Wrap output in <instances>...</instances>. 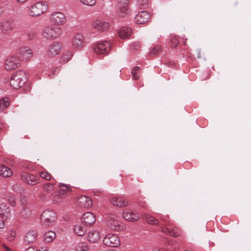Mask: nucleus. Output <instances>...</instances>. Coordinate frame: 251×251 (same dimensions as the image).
I'll return each instance as SVG.
<instances>
[{"label": "nucleus", "mask_w": 251, "mask_h": 251, "mask_svg": "<svg viewBox=\"0 0 251 251\" xmlns=\"http://www.w3.org/2000/svg\"><path fill=\"white\" fill-rule=\"evenodd\" d=\"M107 226L111 230L120 231H122L125 229L124 225L118 221L116 216H111L108 218L106 222Z\"/></svg>", "instance_id": "nucleus-7"}, {"label": "nucleus", "mask_w": 251, "mask_h": 251, "mask_svg": "<svg viewBox=\"0 0 251 251\" xmlns=\"http://www.w3.org/2000/svg\"><path fill=\"white\" fill-rule=\"evenodd\" d=\"M4 125L2 123H0V130L3 128Z\"/></svg>", "instance_id": "nucleus-57"}, {"label": "nucleus", "mask_w": 251, "mask_h": 251, "mask_svg": "<svg viewBox=\"0 0 251 251\" xmlns=\"http://www.w3.org/2000/svg\"><path fill=\"white\" fill-rule=\"evenodd\" d=\"M88 240L93 243L98 242L100 238V233L96 231L93 230L89 232L88 235Z\"/></svg>", "instance_id": "nucleus-23"}, {"label": "nucleus", "mask_w": 251, "mask_h": 251, "mask_svg": "<svg viewBox=\"0 0 251 251\" xmlns=\"http://www.w3.org/2000/svg\"><path fill=\"white\" fill-rule=\"evenodd\" d=\"M41 197V200H44L46 199V196L45 195H41V196H40Z\"/></svg>", "instance_id": "nucleus-56"}, {"label": "nucleus", "mask_w": 251, "mask_h": 251, "mask_svg": "<svg viewBox=\"0 0 251 251\" xmlns=\"http://www.w3.org/2000/svg\"><path fill=\"white\" fill-rule=\"evenodd\" d=\"M27 80L25 71L19 70L13 74L9 80L10 86L15 89L23 87Z\"/></svg>", "instance_id": "nucleus-2"}, {"label": "nucleus", "mask_w": 251, "mask_h": 251, "mask_svg": "<svg viewBox=\"0 0 251 251\" xmlns=\"http://www.w3.org/2000/svg\"><path fill=\"white\" fill-rule=\"evenodd\" d=\"M110 201L113 205L120 207H125L128 205V202L123 197H114L110 199Z\"/></svg>", "instance_id": "nucleus-20"}, {"label": "nucleus", "mask_w": 251, "mask_h": 251, "mask_svg": "<svg viewBox=\"0 0 251 251\" xmlns=\"http://www.w3.org/2000/svg\"><path fill=\"white\" fill-rule=\"evenodd\" d=\"M44 190L48 193H51L54 189V184L52 183H46L43 185Z\"/></svg>", "instance_id": "nucleus-39"}, {"label": "nucleus", "mask_w": 251, "mask_h": 251, "mask_svg": "<svg viewBox=\"0 0 251 251\" xmlns=\"http://www.w3.org/2000/svg\"><path fill=\"white\" fill-rule=\"evenodd\" d=\"M20 57L12 56L7 58L4 63V67L6 70L11 71L16 69L20 65Z\"/></svg>", "instance_id": "nucleus-9"}, {"label": "nucleus", "mask_w": 251, "mask_h": 251, "mask_svg": "<svg viewBox=\"0 0 251 251\" xmlns=\"http://www.w3.org/2000/svg\"><path fill=\"white\" fill-rule=\"evenodd\" d=\"M64 198L61 192L57 193L53 196V201L56 203L62 202L64 201Z\"/></svg>", "instance_id": "nucleus-32"}, {"label": "nucleus", "mask_w": 251, "mask_h": 251, "mask_svg": "<svg viewBox=\"0 0 251 251\" xmlns=\"http://www.w3.org/2000/svg\"><path fill=\"white\" fill-rule=\"evenodd\" d=\"M74 230L76 234L79 236L84 235L86 232V229L83 225H75Z\"/></svg>", "instance_id": "nucleus-30"}, {"label": "nucleus", "mask_w": 251, "mask_h": 251, "mask_svg": "<svg viewBox=\"0 0 251 251\" xmlns=\"http://www.w3.org/2000/svg\"><path fill=\"white\" fill-rule=\"evenodd\" d=\"M10 104V101L8 98H5L0 100V109L4 110Z\"/></svg>", "instance_id": "nucleus-33"}, {"label": "nucleus", "mask_w": 251, "mask_h": 251, "mask_svg": "<svg viewBox=\"0 0 251 251\" xmlns=\"http://www.w3.org/2000/svg\"><path fill=\"white\" fill-rule=\"evenodd\" d=\"M184 45H186V41H185V42H184Z\"/></svg>", "instance_id": "nucleus-59"}, {"label": "nucleus", "mask_w": 251, "mask_h": 251, "mask_svg": "<svg viewBox=\"0 0 251 251\" xmlns=\"http://www.w3.org/2000/svg\"><path fill=\"white\" fill-rule=\"evenodd\" d=\"M111 44L108 41H99L93 48L95 53L98 54H107L110 50Z\"/></svg>", "instance_id": "nucleus-5"}, {"label": "nucleus", "mask_w": 251, "mask_h": 251, "mask_svg": "<svg viewBox=\"0 0 251 251\" xmlns=\"http://www.w3.org/2000/svg\"><path fill=\"white\" fill-rule=\"evenodd\" d=\"M4 12V8L3 6L0 5V17L1 16Z\"/></svg>", "instance_id": "nucleus-51"}, {"label": "nucleus", "mask_w": 251, "mask_h": 251, "mask_svg": "<svg viewBox=\"0 0 251 251\" xmlns=\"http://www.w3.org/2000/svg\"><path fill=\"white\" fill-rule=\"evenodd\" d=\"M131 29L130 28L128 27H122L119 31V36L122 39L128 38L131 36Z\"/></svg>", "instance_id": "nucleus-25"}, {"label": "nucleus", "mask_w": 251, "mask_h": 251, "mask_svg": "<svg viewBox=\"0 0 251 251\" xmlns=\"http://www.w3.org/2000/svg\"><path fill=\"white\" fill-rule=\"evenodd\" d=\"M29 215L30 210L29 208L24 206L22 207V210L20 212V216L23 218H25L28 217Z\"/></svg>", "instance_id": "nucleus-37"}, {"label": "nucleus", "mask_w": 251, "mask_h": 251, "mask_svg": "<svg viewBox=\"0 0 251 251\" xmlns=\"http://www.w3.org/2000/svg\"><path fill=\"white\" fill-rule=\"evenodd\" d=\"M183 251H194V250L191 248H186Z\"/></svg>", "instance_id": "nucleus-54"}, {"label": "nucleus", "mask_w": 251, "mask_h": 251, "mask_svg": "<svg viewBox=\"0 0 251 251\" xmlns=\"http://www.w3.org/2000/svg\"><path fill=\"white\" fill-rule=\"evenodd\" d=\"M47 10V5L45 2H38L32 5L30 8L29 14L32 16H39Z\"/></svg>", "instance_id": "nucleus-6"}, {"label": "nucleus", "mask_w": 251, "mask_h": 251, "mask_svg": "<svg viewBox=\"0 0 251 251\" xmlns=\"http://www.w3.org/2000/svg\"><path fill=\"white\" fill-rule=\"evenodd\" d=\"M72 57V53L71 51H67L63 53L61 57V62L65 63L69 61Z\"/></svg>", "instance_id": "nucleus-35"}, {"label": "nucleus", "mask_w": 251, "mask_h": 251, "mask_svg": "<svg viewBox=\"0 0 251 251\" xmlns=\"http://www.w3.org/2000/svg\"><path fill=\"white\" fill-rule=\"evenodd\" d=\"M2 251H12V250L5 244H3L2 245Z\"/></svg>", "instance_id": "nucleus-48"}, {"label": "nucleus", "mask_w": 251, "mask_h": 251, "mask_svg": "<svg viewBox=\"0 0 251 251\" xmlns=\"http://www.w3.org/2000/svg\"><path fill=\"white\" fill-rule=\"evenodd\" d=\"M77 251H88V247L85 243H79L76 248Z\"/></svg>", "instance_id": "nucleus-40"}, {"label": "nucleus", "mask_w": 251, "mask_h": 251, "mask_svg": "<svg viewBox=\"0 0 251 251\" xmlns=\"http://www.w3.org/2000/svg\"><path fill=\"white\" fill-rule=\"evenodd\" d=\"M82 220L86 226H91L96 221L95 216L92 213L87 212L83 214Z\"/></svg>", "instance_id": "nucleus-22"}, {"label": "nucleus", "mask_w": 251, "mask_h": 251, "mask_svg": "<svg viewBox=\"0 0 251 251\" xmlns=\"http://www.w3.org/2000/svg\"><path fill=\"white\" fill-rule=\"evenodd\" d=\"M37 237V232L34 230H30L26 234L25 241L28 244L32 243L36 240Z\"/></svg>", "instance_id": "nucleus-24"}, {"label": "nucleus", "mask_w": 251, "mask_h": 251, "mask_svg": "<svg viewBox=\"0 0 251 251\" xmlns=\"http://www.w3.org/2000/svg\"><path fill=\"white\" fill-rule=\"evenodd\" d=\"M150 19V14L146 11H142L138 13L134 19L137 24L142 25L148 22Z\"/></svg>", "instance_id": "nucleus-14"}, {"label": "nucleus", "mask_w": 251, "mask_h": 251, "mask_svg": "<svg viewBox=\"0 0 251 251\" xmlns=\"http://www.w3.org/2000/svg\"><path fill=\"white\" fill-rule=\"evenodd\" d=\"M167 250L169 251H177L179 248V245L176 241H169L166 246Z\"/></svg>", "instance_id": "nucleus-29"}, {"label": "nucleus", "mask_w": 251, "mask_h": 251, "mask_svg": "<svg viewBox=\"0 0 251 251\" xmlns=\"http://www.w3.org/2000/svg\"><path fill=\"white\" fill-rule=\"evenodd\" d=\"M56 218L55 213L53 210H46L41 215V220L42 225L48 226L55 221Z\"/></svg>", "instance_id": "nucleus-4"}, {"label": "nucleus", "mask_w": 251, "mask_h": 251, "mask_svg": "<svg viewBox=\"0 0 251 251\" xmlns=\"http://www.w3.org/2000/svg\"><path fill=\"white\" fill-rule=\"evenodd\" d=\"M154 251H169L167 250V249L162 248H155Z\"/></svg>", "instance_id": "nucleus-49"}, {"label": "nucleus", "mask_w": 251, "mask_h": 251, "mask_svg": "<svg viewBox=\"0 0 251 251\" xmlns=\"http://www.w3.org/2000/svg\"><path fill=\"white\" fill-rule=\"evenodd\" d=\"M26 251H37L33 247H29L27 249Z\"/></svg>", "instance_id": "nucleus-52"}, {"label": "nucleus", "mask_w": 251, "mask_h": 251, "mask_svg": "<svg viewBox=\"0 0 251 251\" xmlns=\"http://www.w3.org/2000/svg\"><path fill=\"white\" fill-rule=\"evenodd\" d=\"M28 0H17V2L18 3H23L25 2H26V1H27Z\"/></svg>", "instance_id": "nucleus-53"}, {"label": "nucleus", "mask_w": 251, "mask_h": 251, "mask_svg": "<svg viewBox=\"0 0 251 251\" xmlns=\"http://www.w3.org/2000/svg\"><path fill=\"white\" fill-rule=\"evenodd\" d=\"M22 179L27 184L34 185L39 183V179L34 175L30 173L24 172L21 174Z\"/></svg>", "instance_id": "nucleus-11"}, {"label": "nucleus", "mask_w": 251, "mask_h": 251, "mask_svg": "<svg viewBox=\"0 0 251 251\" xmlns=\"http://www.w3.org/2000/svg\"><path fill=\"white\" fill-rule=\"evenodd\" d=\"M11 216V210L9 206L2 203L0 204V217L3 220H6Z\"/></svg>", "instance_id": "nucleus-18"}, {"label": "nucleus", "mask_w": 251, "mask_h": 251, "mask_svg": "<svg viewBox=\"0 0 251 251\" xmlns=\"http://www.w3.org/2000/svg\"><path fill=\"white\" fill-rule=\"evenodd\" d=\"M62 29L59 26L52 25L51 26L48 25L44 27L42 31V35L47 39L52 40L59 37L62 34Z\"/></svg>", "instance_id": "nucleus-3"}, {"label": "nucleus", "mask_w": 251, "mask_h": 251, "mask_svg": "<svg viewBox=\"0 0 251 251\" xmlns=\"http://www.w3.org/2000/svg\"><path fill=\"white\" fill-rule=\"evenodd\" d=\"M63 49L61 42H54L50 44L47 48V53L50 56H54L59 54Z\"/></svg>", "instance_id": "nucleus-8"}, {"label": "nucleus", "mask_w": 251, "mask_h": 251, "mask_svg": "<svg viewBox=\"0 0 251 251\" xmlns=\"http://www.w3.org/2000/svg\"><path fill=\"white\" fill-rule=\"evenodd\" d=\"M19 52L23 60H28L33 56L32 50L27 47L20 48Z\"/></svg>", "instance_id": "nucleus-21"}, {"label": "nucleus", "mask_w": 251, "mask_h": 251, "mask_svg": "<svg viewBox=\"0 0 251 251\" xmlns=\"http://www.w3.org/2000/svg\"><path fill=\"white\" fill-rule=\"evenodd\" d=\"M84 37L80 33L75 34L73 38L72 44L75 48L80 49L83 47Z\"/></svg>", "instance_id": "nucleus-15"}, {"label": "nucleus", "mask_w": 251, "mask_h": 251, "mask_svg": "<svg viewBox=\"0 0 251 251\" xmlns=\"http://www.w3.org/2000/svg\"><path fill=\"white\" fill-rule=\"evenodd\" d=\"M143 218L150 225H159L160 226V222L148 214H144Z\"/></svg>", "instance_id": "nucleus-27"}, {"label": "nucleus", "mask_w": 251, "mask_h": 251, "mask_svg": "<svg viewBox=\"0 0 251 251\" xmlns=\"http://www.w3.org/2000/svg\"><path fill=\"white\" fill-rule=\"evenodd\" d=\"M140 68L139 67L136 66L132 70V78L134 80L138 79L139 78V72Z\"/></svg>", "instance_id": "nucleus-36"}, {"label": "nucleus", "mask_w": 251, "mask_h": 251, "mask_svg": "<svg viewBox=\"0 0 251 251\" xmlns=\"http://www.w3.org/2000/svg\"><path fill=\"white\" fill-rule=\"evenodd\" d=\"M40 176L42 178H43L46 180H50L51 178V175L47 172L43 171V172H40Z\"/></svg>", "instance_id": "nucleus-45"}, {"label": "nucleus", "mask_w": 251, "mask_h": 251, "mask_svg": "<svg viewBox=\"0 0 251 251\" xmlns=\"http://www.w3.org/2000/svg\"><path fill=\"white\" fill-rule=\"evenodd\" d=\"M38 251H48L46 248H41Z\"/></svg>", "instance_id": "nucleus-55"}, {"label": "nucleus", "mask_w": 251, "mask_h": 251, "mask_svg": "<svg viewBox=\"0 0 251 251\" xmlns=\"http://www.w3.org/2000/svg\"><path fill=\"white\" fill-rule=\"evenodd\" d=\"M170 40V45L173 48H176L179 43L178 37L176 35L172 36Z\"/></svg>", "instance_id": "nucleus-38"}, {"label": "nucleus", "mask_w": 251, "mask_h": 251, "mask_svg": "<svg viewBox=\"0 0 251 251\" xmlns=\"http://www.w3.org/2000/svg\"><path fill=\"white\" fill-rule=\"evenodd\" d=\"M161 48L160 46H156L151 49L150 55H156L161 52Z\"/></svg>", "instance_id": "nucleus-46"}, {"label": "nucleus", "mask_w": 251, "mask_h": 251, "mask_svg": "<svg viewBox=\"0 0 251 251\" xmlns=\"http://www.w3.org/2000/svg\"><path fill=\"white\" fill-rule=\"evenodd\" d=\"M128 0H118L117 6L121 12L125 13L128 10Z\"/></svg>", "instance_id": "nucleus-26"}, {"label": "nucleus", "mask_w": 251, "mask_h": 251, "mask_svg": "<svg viewBox=\"0 0 251 251\" xmlns=\"http://www.w3.org/2000/svg\"><path fill=\"white\" fill-rule=\"evenodd\" d=\"M160 227L163 233L169 236L177 237L182 234L181 230L175 226L168 216L160 218Z\"/></svg>", "instance_id": "nucleus-1"}, {"label": "nucleus", "mask_w": 251, "mask_h": 251, "mask_svg": "<svg viewBox=\"0 0 251 251\" xmlns=\"http://www.w3.org/2000/svg\"><path fill=\"white\" fill-rule=\"evenodd\" d=\"M15 235V231L13 229H10L8 232L6 239L9 241H12L14 240Z\"/></svg>", "instance_id": "nucleus-42"}, {"label": "nucleus", "mask_w": 251, "mask_h": 251, "mask_svg": "<svg viewBox=\"0 0 251 251\" xmlns=\"http://www.w3.org/2000/svg\"><path fill=\"white\" fill-rule=\"evenodd\" d=\"M79 205L85 208L90 207L92 205V200L90 197L85 196H80L76 199Z\"/></svg>", "instance_id": "nucleus-17"}, {"label": "nucleus", "mask_w": 251, "mask_h": 251, "mask_svg": "<svg viewBox=\"0 0 251 251\" xmlns=\"http://www.w3.org/2000/svg\"><path fill=\"white\" fill-rule=\"evenodd\" d=\"M59 187L61 190V192L62 193V194L63 195L65 194H67L68 193H70L72 191V189L70 187H69L68 185L61 183L59 184Z\"/></svg>", "instance_id": "nucleus-34"}, {"label": "nucleus", "mask_w": 251, "mask_h": 251, "mask_svg": "<svg viewBox=\"0 0 251 251\" xmlns=\"http://www.w3.org/2000/svg\"><path fill=\"white\" fill-rule=\"evenodd\" d=\"M55 233L52 231H49L45 233L44 236V240L46 243L51 242L55 237Z\"/></svg>", "instance_id": "nucleus-31"}, {"label": "nucleus", "mask_w": 251, "mask_h": 251, "mask_svg": "<svg viewBox=\"0 0 251 251\" xmlns=\"http://www.w3.org/2000/svg\"><path fill=\"white\" fill-rule=\"evenodd\" d=\"M50 20L55 25L59 26L63 25L66 22V16L61 12H53L50 17Z\"/></svg>", "instance_id": "nucleus-12"}, {"label": "nucleus", "mask_w": 251, "mask_h": 251, "mask_svg": "<svg viewBox=\"0 0 251 251\" xmlns=\"http://www.w3.org/2000/svg\"><path fill=\"white\" fill-rule=\"evenodd\" d=\"M122 215L126 220L130 222L137 221L140 219L139 214L138 213H134L129 210L125 211Z\"/></svg>", "instance_id": "nucleus-19"}, {"label": "nucleus", "mask_w": 251, "mask_h": 251, "mask_svg": "<svg viewBox=\"0 0 251 251\" xmlns=\"http://www.w3.org/2000/svg\"><path fill=\"white\" fill-rule=\"evenodd\" d=\"M0 175L5 177H10L12 175V172L8 167L1 165H0Z\"/></svg>", "instance_id": "nucleus-28"}, {"label": "nucleus", "mask_w": 251, "mask_h": 251, "mask_svg": "<svg viewBox=\"0 0 251 251\" xmlns=\"http://www.w3.org/2000/svg\"><path fill=\"white\" fill-rule=\"evenodd\" d=\"M14 28V23L10 19H5L0 22V29L3 33H9Z\"/></svg>", "instance_id": "nucleus-10"}, {"label": "nucleus", "mask_w": 251, "mask_h": 251, "mask_svg": "<svg viewBox=\"0 0 251 251\" xmlns=\"http://www.w3.org/2000/svg\"><path fill=\"white\" fill-rule=\"evenodd\" d=\"M137 6L141 8H146L149 4L148 0H137Z\"/></svg>", "instance_id": "nucleus-43"}, {"label": "nucleus", "mask_w": 251, "mask_h": 251, "mask_svg": "<svg viewBox=\"0 0 251 251\" xmlns=\"http://www.w3.org/2000/svg\"><path fill=\"white\" fill-rule=\"evenodd\" d=\"M80 1L84 4L93 6L97 3V0H80Z\"/></svg>", "instance_id": "nucleus-44"}, {"label": "nucleus", "mask_w": 251, "mask_h": 251, "mask_svg": "<svg viewBox=\"0 0 251 251\" xmlns=\"http://www.w3.org/2000/svg\"><path fill=\"white\" fill-rule=\"evenodd\" d=\"M104 244L109 247H116L120 244V240L114 234H108L103 239Z\"/></svg>", "instance_id": "nucleus-13"}, {"label": "nucleus", "mask_w": 251, "mask_h": 251, "mask_svg": "<svg viewBox=\"0 0 251 251\" xmlns=\"http://www.w3.org/2000/svg\"><path fill=\"white\" fill-rule=\"evenodd\" d=\"M3 221V220L0 221V229H3L4 227V223Z\"/></svg>", "instance_id": "nucleus-50"}, {"label": "nucleus", "mask_w": 251, "mask_h": 251, "mask_svg": "<svg viewBox=\"0 0 251 251\" xmlns=\"http://www.w3.org/2000/svg\"><path fill=\"white\" fill-rule=\"evenodd\" d=\"M35 36V34L34 32L32 33V38H33Z\"/></svg>", "instance_id": "nucleus-58"}, {"label": "nucleus", "mask_w": 251, "mask_h": 251, "mask_svg": "<svg viewBox=\"0 0 251 251\" xmlns=\"http://www.w3.org/2000/svg\"><path fill=\"white\" fill-rule=\"evenodd\" d=\"M8 201L9 204L12 206H14L16 205L15 198L13 196H10L8 198Z\"/></svg>", "instance_id": "nucleus-47"}, {"label": "nucleus", "mask_w": 251, "mask_h": 251, "mask_svg": "<svg viewBox=\"0 0 251 251\" xmlns=\"http://www.w3.org/2000/svg\"><path fill=\"white\" fill-rule=\"evenodd\" d=\"M92 25L95 29L100 31H103L108 28L109 24L107 22L97 20L92 23Z\"/></svg>", "instance_id": "nucleus-16"}, {"label": "nucleus", "mask_w": 251, "mask_h": 251, "mask_svg": "<svg viewBox=\"0 0 251 251\" xmlns=\"http://www.w3.org/2000/svg\"><path fill=\"white\" fill-rule=\"evenodd\" d=\"M13 190L17 193H22L24 191V188L21 186V185L19 183H15L14 184L13 186Z\"/></svg>", "instance_id": "nucleus-41"}]
</instances>
